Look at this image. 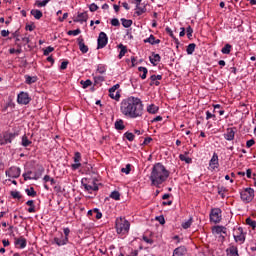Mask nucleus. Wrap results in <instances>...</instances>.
<instances>
[{"instance_id": "obj_49", "label": "nucleus", "mask_w": 256, "mask_h": 256, "mask_svg": "<svg viewBox=\"0 0 256 256\" xmlns=\"http://www.w3.org/2000/svg\"><path fill=\"white\" fill-rule=\"evenodd\" d=\"M111 25L113 27H119L121 25V23L119 22V19L114 18V19L111 20Z\"/></svg>"}, {"instance_id": "obj_64", "label": "nucleus", "mask_w": 256, "mask_h": 256, "mask_svg": "<svg viewBox=\"0 0 256 256\" xmlns=\"http://www.w3.org/2000/svg\"><path fill=\"white\" fill-rule=\"evenodd\" d=\"M22 41H23L24 45H27L30 41L29 40V35L26 34L25 37L22 38Z\"/></svg>"}, {"instance_id": "obj_21", "label": "nucleus", "mask_w": 256, "mask_h": 256, "mask_svg": "<svg viewBox=\"0 0 256 256\" xmlns=\"http://www.w3.org/2000/svg\"><path fill=\"white\" fill-rule=\"evenodd\" d=\"M114 127L117 131H123V129H125V124L123 120L119 119V120H116Z\"/></svg>"}, {"instance_id": "obj_30", "label": "nucleus", "mask_w": 256, "mask_h": 256, "mask_svg": "<svg viewBox=\"0 0 256 256\" xmlns=\"http://www.w3.org/2000/svg\"><path fill=\"white\" fill-rule=\"evenodd\" d=\"M165 31L170 35L172 39H174L175 43L179 45V39L175 38V35L173 34V30H171V28L169 27H166Z\"/></svg>"}, {"instance_id": "obj_31", "label": "nucleus", "mask_w": 256, "mask_h": 256, "mask_svg": "<svg viewBox=\"0 0 256 256\" xmlns=\"http://www.w3.org/2000/svg\"><path fill=\"white\" fill-rule=\"evenodd\" d=\"M80 84L82 85L83 89H87V87H91V85H93V82L88 79V80H81Z\"/></svg>"}, {"instance_id": "obj_27", "label": "nucleus", "mask_w": 256, "mask_h": 256, "mask_svg": "<svg viewBox=\"0 0 256 256\" xmlns=\"http://www.w3.org/2000/svg\"><path fill=\"white\" fill-rule=\"evenodd\" d=\"M15 137H17V133H5L4 134V139H7L8 143H11L13 141V139H15Z\"/></svg>"}, {"instance_id": "obj_23", "label": "nucleus", "mask_w": 256, "mask_h": 256, "mask_svg": "<svg viewBox=\"0 0 256 256\" xmlns=\"http://www.w3.org/2000/svg\"><path fill=\"white\" fill-rule=\"evenodd\" d=\"M148 113H151L152 115H155L159 111V107L155 104H150L147 106Z\"/></svg>"}, {"instance_id": "obj_50", "label": "nucleus", "mask_w": 256, "mask_h": 256, "mask_svg": "<svg viewBox=\"0 0 256 256\" xmlns=\"http://www.w3.org/2000/svg\"><path fill=\"white\" fill-rule=\"evenodd\" d=\"M80 161H81V153L76 152V153L74 154V162H75V163H79Z\"/></svg>"}, {"instance_id": "obj_34", "label": "nucleus", "mask_w": 256, "mask_h": 256, "mask_svg": "<svg viewBox=\"0 0 256 256\" xmlns=\"http://www.w3.org/2000/svg\"><path fill=\"white\" fill-rule=\"evenodd\" d=\"M246 225H249V227H252V229H255L256 228V221L251 219V217H248L246 219Z\"/></svg>"}, {"instance_id": "obj_9", "label": "nucleus", "mask_w": 256, "mask_h": 256, "mask_svg": "<svg viewBox=\"0 0 256 256\" xmlns=\"http://www.w3.org/2000/svg\"><path fill=\"white\" fill-rule=\"evenodd\" d=\"M54 243L56 245H58V247H61L63 245H67V243H69V238L64 237L63 234H60V238L59 237L54 238Z\"/></svg>"}, {"instance_id": "obj_33", "label": "nucleus", "mask_w": 256, "mask_h": 256, "mask_svg": "<svg viewBox=\"0 0 256 256\" xmlns=\"http://www.w3.org/2000/svg\"><path fill=\"white\" fill-rule=\"evenodd\" d=\"M110 198L114 199L115 201H119V199H121V194L119 193V191H113L110 194Z\"/></svg>"}, {"instance_id": "obj_5", "label": "nucleus", "mask_w": 256, "mask_h": 256, "mask_svg": "<svg viewBox=\"0 0 256 256\" xmlns=\"http://www.w3.org/2000/svg\"><path fill=\"white\" fill-rule=\"evenodd\" d=\"M221 208H213L210 212V221L212 223H221L222 215Z\"/></svg>"}, {"instance_id": "obj_4", "label": "nucleus", "mask_w": 256, "mask_h": 256, "mask_svg": "<svg viewBox=\"0 0 256 256\" xmlns=\"http://www.w3.org/2000/svg\"><path fill=\"white\" fill-rule=\"evenodd\" d=\"M240 197L243 203H251L255 198V190L253 188H245L240 192Z\"/></svg>"}, {"instance_id": "obj_38", "label": "nucleus", "mask_w": 256, "mask_h": 256, "mask_svg": "<svg viewBox=\"0 0 256 256\" xmlns=\"http://www.w3.org/2000/svg\"><path fill=\"white\" fill-rule=\"evenodd\" d=\"M33 16L34 19H41V17H43V12H41V10H34L33 11Z\"/></svg>"}, {"instance_id": "obj_18", "label": "nucleus", "mask_w": 256, "mask_h": 256, "mask_svg": "<svg viewBox=\"0 0 256 256\" xmlns=\"http://www.w3.org/2000/svg\"><path fill=\"white\" fill-rule=\"evenodd\" d=\"M185 253H187V248H185V246H180L174 250L173 256H183Z\"/></svg>"}, {"instance_id": "obj_63", "label": "nucleus", "mask_w": 256, "mask_h": 256, "mask_svg": "<svg viewBox=\"0 0 256 256\" xmlns=\"http://www.w3.org/2000/svg\"><path fill=\"white\" fill-rule=\"evenodd\" d=\"M54 191H55V193H63V190L60 185H56L54 187Z\"/></svg>"}, {"instance_id": "obj_12", "label": "nucleus", "mask_w": 256, "mask_h": 256, "mask_svg": "<svg viewBox=\"0 0 256 256\" xmlns=\"http://www.w3.org/2000/svg\"><path fill=\"white\" fill-rule=\"evenodd\" d=\"M235 129L236 128H228L226 133L224 134V139L226 141H233L235 139Z\"/></svg>"}, {"instance_id": "obj_2", "label": "nucleus", "mask_w": 256, "mask_h": 256, "mask_svg": "<svg viewBox=\"0 0 256 256\" xmlns=\"http://www.w3.org/2000/svg\"><path fill=\"white\" fill-rule=\"evenodd\" d=\"M151 185L154 187H161L167 179H169V170L161 163H156L151 171L150 177Z\"/></svg>"}, {"instance_id": "obj_1", "label": "nucleus", "mask_w": 256, "mask_h": 256, "mask_svg": "<svg viewBox=\"0 0 256 256\" xmlns=\"http://www.w3.org/2000/svg\"><path fill=\"white\" fill-rule=\"evenodd\" d=\"M120 111L125 117L130 119H137L143 115V102L137 97L130 96L122 100L120 104Z\"/></svg>"}, {"instance_id": "obj_42", "label": "nucleus", "mask_w": 256, "mask_h": 256, "mask_svg": "<svg viewBox=\"0 0 256 256\" xmlns=\"http://www.w3.org/2000/svg\"><path fill=\"white\" fill-rule=\"evenodd\" d=\"M179 159H180V161H185V163H191V161H192L191 158H189L183 154L179 155Z\"/></svg>"}, {"instance_id": "obj_52", "label": "nucleus", "mask_w": 256, "mask_h": 256, "mask_svg": "<svg viewBox=\"0 0 256 256\" xmlns=\"http://www.w3.org/2000/svg\"><path fill=\"white\" fill-rule=\"evenodd\" d=\"M79 167H81V163L80 162H75V164L71 165V169L73 171H77V169H79Z\"/></svg>"}, {"instance_id": "obj_53", "label": "nucleus", "mask_w": 256, "mask_h": 256, "mask_svg": "<svg viewBox=\"0 0 256 256\" xmlns=\"http://www.w3.org/2000/svg\"><path fill=\"white\" fill-rule=\"evenodd\" d=\"M156 221H158L160 225H165V217L163 216L156 217Z\"/></svg>"}, {"instance_id": "obj_26", "label": "nucleus", "mask_w": 256, "mask_h": 256, "mask_svg": "<svg viewBox=\"0 0 256 256\" xmlns=\"http://www.w3.org/2000/svg\"><path fill=\"white\" fill-rule=\"evenodd\" d=\"M121 23H122L123 27H125L126 29H129V27H131V25H133V20L121 18Z\"/></svg>"}, {"instance_id": "obj_16", "label": "nucleus", "mask_w": 256, "mask_h": 256, "mask_svg": "<svg viewBox=\"0 0 256 256\" xmlns=\"http://www.w3.org/2000/svg\"><path fill=\"white\" fill-rule=\"evenodd\" d=\"M82 185L86 191H99V186L97 185V183H95V181H93L91 185L83 183L82 180Z\"/></svg>"}, {"instance_id": "obj_20", "label": "nucleus", "mask_w": 256, "mask_h": 256, "mask_svg": "<svg viewBox=\"0 0 256 256\" xmlns=\"http://www.w3.org/2000/svg\"><path fill=\"white\" fill-rule=\"evenodd\" d=\"M226 253H229L231 256H239V250L237 249V246H230L227 250Z\"/></svg>"}, {"instance_id": "obj_48", "label": "nucleus", "mask_w": 256, "mask_h": 256, "mask_svg": "<svg viewBox=\"0 0 256 256\" xmlns=\"http://www.w3.org/2000/svg\"><path fill=\"white\" fill-rule=\"evenodd\" d=\"M81 33V29H76V30H69L68 35H74L77 36Z\"/></svg>"}, {"instance_id": "obj_17", "label": "nucleus", "mask_w": 256, "mask_h": 256, "mask_svg": "<svg viewBox=\"0 0 256 256\" xmlns=\"http://www.w3.org/2000/svg\"><path fill=\"white\" fill-rule=\"evenodd\" d=\"M78 45L81 53H87L89 51V47L85 45V42L83 40V37L78 38Z\"/></svg>"}, {"instance_id": "obj_24", "label": "nucleus", "mask_w": 256, "mask_h": 256, "mask_svg": "<svg viewBox=\"0 0 256 256\" xmlns=\"http://www.w3.org/2000/svg\"><path fill=\"white\" fill-rule=\"evenodd\" d=\"M195 47H197V44L195 43L189 44L186 48L187 55H193V53H195Z\"/></svg>"}, {"instance_id": "obj_55", "label": "nucleus", "mask_w": 256, "mask_h": 256, "mask_svg": "<svg viewBox=\"0 0 256 256\" xmlns=\"http://www.w3.org/2000/svg\"><path fill=\"white\" fill-rule=\"evenodd\" d=\"M69 65V61H63L62 63H61V66H60V69L62 70V71H65V69H67V66Z\"/></svg>"}, {"instance_id": "obj_25", "label": "nucleus", "mask_w": 256, "mask_h": 256, "mask_svg": "<svg viewBox=\"0 0 256 256\" xmlns=\"http://www.w3.org/2000/svg\"><path fill=\"white\" fill-rule=\"evenodd\" d=\"M138 71H140V73H142V74H140L141 79H147V73H149V70H147L146 67L140 66L138 68Z\"/></svg>"}, {"instance_id": "obj_3", "label": "nucleus", "mask_w": 256, "mask_h": 256, "mask_svg": "<svg viewBox=\"0 0 256 256\" xmlns=\"http://www.w3.org/2000/svg\"><path fill=\"white\" fill-rule=\"evenodd\" d=\"M131 227V224L129 221L119 218L116 220V231L117 233H129V228Z\"/></svg>"}, {"instance_id": "obj_11", "label": "nucleus", "mask_w": 256, "mask_h": 256, "mask_svg": "<svg viewBox=\"0 0 256 256\" xmlns=\"http://www.w3.org/2000/svg\"><path fill=\"white\" fill-rule=\"evenodd\" d=\"M209 165L212 169H217L219 167V155H217V153H213Z\"/></svg>"}, {"instance_id": "obj_60", "label": "nucleus", "mask_w": 256, "mask_h": 256, "mask_svg": "<svg viewBox=\"0 0 256 256\" xmlns=\"http://www.w3.org/2000/svg\"><path fill=\"white\" fill-rule=\"evenodd\" d=\"M143 241H145V243H148L149 245H153V239H150L147 236H143Z\"/></svg>"}, {"instance_id": "obj_54", "label": "nucleus", "mask_w": 256, "mask_h": 256, "mask_svg": "<svg viewBox=\"0 0 256 256\" xmlns=\"http://www.w3.org/2000/svg\"><path fill=\"white\" fill-rule=\"evenodd\" d=\"M253 145H255V140L254 139H250L246 142V147H248V149L253 147Z\"/></svg>"}, {"instance_id": "obj_14", "label": "nucleus", "mask_w": 256, "mask_h": 256, "mask_svg": "<svg viewBox=\"0 0 256 256\" xmlns=\"http://www.w3.org/2000/svg\"><path fill=\"white\" fill-rule=\"evenodd\" d=\"M87 19H89V15L87 12L79 13L77 18L74 19L75 23H85L87 22Z\"/></svg>"}, {"instance_id": "obj_44", "label": "nucleus", "mask_w": 256, "mask_h": 256, "mask_svg": "<svg viewBox=\"0 0 256 256\" xmlns=\"http://www.w3.org/2000/svg\"><path fill=\"white\" fill-rule=\"evenodd\" d=\"M53 51H55L54 47L48 46L44 49V55L48 56L49 53H53Z\"/></svg>"}, {"instance_id": "obj_32", "label": "nucleus", "mask_w": 256, "mask_h": 256, "mask_svg": "<svg viewBox=\"0 0 256 256\" xmlns=\"http://www.w3.org/2000/svg\"><path fill=\"white\" fill-rule=\"evenodd\" d=\"M231 48V44H226L221 50L223 55H229V53H231Z\"/></svg>"}, {"instance_id": "obj_28", "label": "nucleus", "mask_w": 256, "mask_h": 256, "mask_svg": "<svg viewBox=\"0 0 256 256\" xmlns=\"http://www.w3.org/2000/svg\"><path fill=\"white\" fill-rule=\"evenodd\" d=\"M136 15L138 17H140V15H143V13H146L147 12V8L144 6V7H141V5H138V7L136 6Z\"/></svg>"}, {"instance_id": "obj_41", "label": "nucleus", "mask_w": 256, "mask_h": 256, "mask_svg": "<svg viewBox=\"0 0 256 256\" xmlns=\"http://www.w3.org/2000/svg\"><path fill=\"white\" fill-rule=\"evenodd\" d=\"M121 172L129 175V173H131V164H127L125 168L121 169Z\"/></svg>"}, {"instance_id": "obj_56", "label": "nucleus", "mask_w": 256, "mask_h": 256, "mask_svg": "<svg viewBox=\"0 0 256 256\" xmlns=\"http://www.w3.org/2000/svg\"><path fill=\"white\" fill-rule=\"evenodd\" d=\"M94 79L95 83H103V81H105V77L103 76H96Z\"/></svg>"}, {"instance_id": "obj_13", "label": "nucleus", "mask_w": 256, "mask_h": 256, "mask_svg": "<svg viewBox=\"0 0 256 256\" xmlns=\"http://www.w3.org/2000/svg\"><path fill=\"white\" fill-rule=\"evenodd\" d=\"M149 61L154 67H157V64L161 62V56L153 52L149 57Z\"/></svg>"}, {"instance_id": "obj_8", "label": "nucleus", "mask_w": 256, "mask_h": 256, "mask_svg": "<svg viewBox=\"0 0 256 256\" xmlns=\"http://www.w3.org/2000/svg\"><path fill=\"white\" fill-rule=\"evenodd\" d=\"M6 175H8V177L17 179V177H20L21 175V169L19 167H11L9 171H6Z\"/></svg>"}, {"instance_id": "obj_45", "label": "nucleus", "mask_w": 256, "mask_h": 256, "mask_svg": "<svg viewBox=\"0 0 256 256\" xmlns=\"http://www.w3.org/2000/svg\"><path fill=\"white\" fill-rule=\"evenodd\" d=\"M22 145L24 147H28V145H31V141H29V139H27V136L22 137Z\"/></svg>"}, {"instance_id": "obj_35", "label": "nucleus", "mask_w": 256, "mask_h": 256, "mask_svg": "<svg viewBox=\"0 0 256 256\" xmlns=\"http://www.w3.org/2000/svg\"><path fill=\"white\" fill-rule=\"evenodd\" d=\"M193 223V218H190L188 221L182 223L183 229H189Z\"/></svg>"}, {"instance_id": "obj_57", "label": "nucleus", "mask_w": 256, "mask_h": 256, "mask_svg": "<svg viewBox=\"0 0 256 256\" xmlns=\"http://www.w3.org/2000/svg\"><path fill=\"white\" fill-rule=\"evenodd\" d=\"M31 175H32L31 171H28V172L24 173L23 174L24 181H27L28 179H31Z\"/></svg>"}, {"instance_id": "obj_40", "label": "nucleus", "mask_w": 256, "mask_h": 256, "mask_svg": "<svg viewBox=\"0 0 256 256\" xmlns=\"http://www.w3.org/2000/svg\"><path fill=\"white\" fill-rule=\"evenodd\" d=\"M186 35L188 39H191L193 37V28L191 26H188L186 28Z\"/></svg>"}, {"instance_id": "obj_15", "label": "nucleus", "mask_w": 256, "mask_h": 256, "mask_svg": "<svg viewBox=\"0 0 256 256\" xmlns=\"http://www.w3.org/2000/svg\"><path fill=\"white\" fill-rule=\"evenodd\" d=\"M212 233L215 235H221V233L227 235V228H225V226H214L212 228Z\"/></svg>"}, {"instance_id": "obj_46", "label": "nucleus", "mask_w": 256, "mask_h": 256, "mask_svg": "<svg viewBox=\"0 0 256 256\" xmlns=\"http://www.w3.org/2000/svg\"><path fill=\"white\" fill-rule=\"evenodd\" d=\"M94 215L96 219H101V217H103V214L101 213V211H99L98 208H94Z\"/></svg>"}, {"instance_id": "obj_51", "label": "nucleus", "mask_w": 256, "mask_h": 256, "mask_svg": "<svg viewBox=\"0 0 256 256\" xmlns=\"http://www.w3.org/2000/svg\"><path fill=\"white\" fill-rule=\"evenodd\" d=\"M97 9H99V6H97V4H95V3H92V4L89 6V10H90L92 13H95V11H97Z\"/></svg>"}, {"instance_id": "obj_37", "label": "nucleus", "mask_w": 256, "mask_h": 256, "mask_svg": "<svg viewBox=\"0 0 256 256\" xmlns=\"http://www.w3.org/2000/svg\"><path fill=\"white\" fill-rule=\"evenodd\" d=\"M109 97H111V99H115V101H119V99L121 98V94H119V92H109Z\"/></svg>"}, {"instance_id": "obj_29", "label": "nucleus", "mask_w": 256, "mask_h": 256, "mask_svg": "<svg viewBox=\"0 0 256 256\" xmlns=\"http://www.w3.org/2000/svg\"><path fill=\"white\" fill-rule=\"evenodd\" d=\"M15 245H20V249H25L27 247V241L25 239H17Z\"/></svg>"}, {"instance_id": "obj_59", "label": "nucleus", "mask_w": 256, "mask_h": 256, "mask_svg": "<svg viewBox=\"0 0 256 256\" xmlns=\"http://www.w3.org/2000/svg\"><path fill=\"white\" fill-rule=\"evenodd\" d=\"M97 71L99 73H101V75H103V73H105V71H107V69H105V66L100 65V66H98Z\"/></svg>"}, {"instance_id": "obj_10", "label": "nucleus", "mask_w": 256, "mask_h": 256, "mask_svg": "<svg viewBox=\"0 0 256 256\" xmlns=\"http://www.w3.org/2000/svg\"><path fill=\"white\" fill-rule=\"evenodd\" d=\"M45 173V168L42 165H36L33 179H40Z\"/></svg>"}, {"instance_id": "obj_58", "label": "nucleus", "mask_w": 256, "mask_h": 256, "mask_svg": "<svg viewBox=\"0 0 256 256\" xmlns=\"http://www.w3.org/2000/svg\"><path fill=\"white\" fill-rule=\"evenodd\" d=\"M215 114H212L211 112L207 111L206 112V119L209 121V119H215Z\"/></svg>"}, {"instance_id": "obj_62", "label": "nucleus", "mask_w": 256, "mask_h": 256, "mask_svg": "<svg viewBox=\"0 0 256 256\" xmlns=\"http://www.w3.org/2000/svg\"><path fill=\"white\" fill-rule=\"evenodd\" d=\"M7 143H9V141L7 140V138H5V134H4L3 138L0 139V145H7Z\"/></svg>"}, {"instance_id": "obj_61", "label": "nucleus", "mask_w": 256, "mask_h": 256, "mask_svg": "<svg viewBox=\"0 0 256 256\" xmlns=\"http://www.w3.org/2000/svg\"><path fill=\"white\" fill-rule=\"evenodd\" d=\"M118 89H119V84H116L109 89V93H115Z\"/></svg>"}, {"instance_id": "obj_47", "label": "nucleus", "mask_w": 256, "mask_h": 256, "mask_svg": "<svg viewBox=\"0 0 256 256\" xmlns=\"http://www.w3.org/2000/svg\"><path fill=\"white\" fill-rule=\"evenodd\" d=\"M10 194L12 195L13 199H21V194L18 191H11Z\"/></svg>"}, {"instance_id": "obj_43", "label": "nucleus", "mask_w": 256, "mask_h": 256, "mask_svg": "<svg viewBox=\"0 0 256 256\" xmlns=\"http://www.w3.org/2000/svg\"><path fill=\"white\" fill-rule=\"evenodd\" d=\"M47 5V2L45 0L41 1V0H36L35 1V6L36 7H45Z\"/></svg>"}, {"instance_id": "obj_22", "label": "nucleus", "mask_w": 256, "mask_h": 256, "mask_svg": "<svg viewBox=\"0 0 256 256\" xmlns=\"http://www.w3.org/2000/svg\"><path fill=\"white\" fill-rule=\"evenodd\" d=\"M118 49H120V53H119L118 57H119V59H122L123 57H125V54L127 53V46H125L123 44H119Z\"/></svg>"}, {"instance_id": "obj_36", "label": "nucleus", "mask_w": 256, "mask_h": 256, "mask_svg": "<svg viewBox=\"0 0 256 256\" xmlns=\"http://www.w3.org/2000/svg\"><path fill=\"white\" fill-rule=\"evenodd\" d=\"M124 137H126V139L128 141H135V134L134 133H131V132H126L124 134Z\"/></svg>"}, {"instance_id": "obj_7", "label": "nucleus", "mask_w": 256, "mask_h": 256, "mask_svg": "<svg viewBox=\"0 0 256 256\" xmlns=\"http://www.w3.org/2000/svg\"><path fill=\"white\" fill-rule=\"evenodd\" d=\"M17 101H18V103H20L22 105H27L29 103V101H31V98L29 97L28 93L21 92L20 94H18Z\"/></svg>"}, {"instance_id": "obj_19", "label": "nucleus", "mask_w": 256, "mask_h": 256, "mask_svg": "<svg viewBox=\"0 0 256 256\" xmlns=\"http://www.w3.org/2000/svg\"><path fill=\"white\" fill-rule=\"evenodd\" d=\"M238 231H239V235H234V239H235L236 243H238V241H240L241 243H244L245 236L243 235V228L239 227Z\"/></svg>"}, {"instance_id": "obj_39", "label": "nucleus", "mask_w": 256, "mask_h": 256, "mask_svg": "<svg viewBox=\"0 0 256 256\" xmlns=\"http://www.w3.org/2000/svg\"><path fill=\"white\" fill-rule=\"evenodd\" d=\"M144 43H150V45H155V36L151 34L149 38L144 40Z\"/></svg>"}, {"instance_id": "obj_6", "label": "nucleus", "mask_w": 256, "mask_h": 256, "mask_svg": "<svg viewBox=\"0 0 256 256\" xmlns=\"http://www.w3.org/2000/svg\"><path fill=\"white\" fill-rule=\"evenodd\" d=\"M97 43V49H104V47H107V43H109V37H107L105 32L99 33Z\"/></svg>"}]
</instances>
